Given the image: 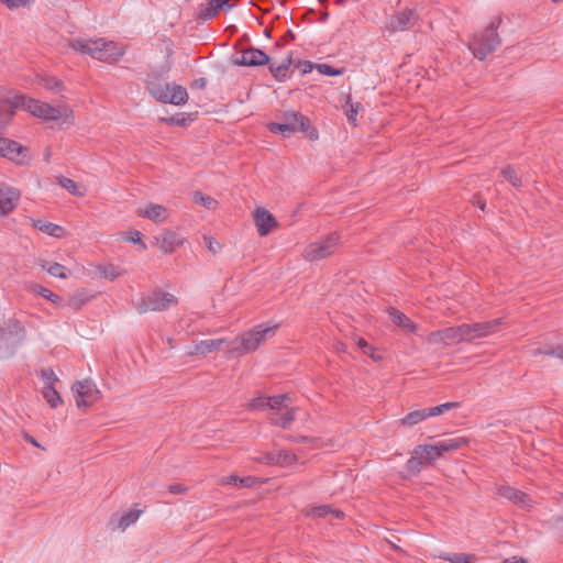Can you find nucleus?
Instances as JSON below:
<instances>
[{
  "label": "nucleus",
  "mask_w": 563,
  "mask_h": 563,
  "mask_svg": "<svg viewBox=\"0 0 563 563\" xmlns=\"http://www.w3.org/2000/svg\"><path fill=\"white\" fill-rule=\"evenodd\" d=\"M12 115L18 109H22L35 118L44 121H62L66 124L73 123V110L66 103L53 107L41 100L27 97L20 92H10Z\"/></svg>",
  "instance_id": "nucleus-1"
},
{
  "label": "nucleus",
  "mask_w": 563,
  "mask_h": 563,
  "mask_svg": "<svg viewBox=\"0 0 563 563\" xmlns=\"http://www.w3.org/2000/svg\"><path fill=\"white\" fill-rule=\"evenodd\" d=\"M67 45L75 52L89 55L91 58L107 64L118 63L125 54V46L103 37H74L67 40Z\"/></svg>",
  "instance_id": "nucleus-2"
},
{
  "label": "nucleus",
  "mask_w": 563,
  "mask_h": 563,
  "mask_svg": "<svg viewBox=\"0 0 563 563\" xmlns=\"http://www.w3.org/2000/svg\"><path fill=\"white\" fill-rule=\"evenodd\" d=\"M275 327H263L258 325L254 330L244 333L234 345L227 340L222 339H210L203 340L197 346V352H214L224 350L228 352L245 350L254 351L260 347L261 342L273 335Z\"/></svg>",
  "instance_id": "nucleus-3"
},
{
  "label": "nucleus",
  "mask_w": 563,
  "mask_h": 563,
  "mask_svg": "<svg viewBox=\"0 0 563 563\" xmlns=\"http://www.w3.org/2000/svg\"><path fill=\"white\" fill-rule=\"evenodd\" d=\"M499 43L500 40L496 27L494 23H490L487 29L474 36L470 48L476 58L483 60L488 54L496 49Z\"/></svg>",
  "instance_id": "nucleus-4"
},
{
  "label": "nucleus",
  "mask_w": 563,
  "mask_h": 563,
  "mask_svg": "<svg viewBox=\"0 0 563 563\" xmlns=\"http://www.w3.org/2000/svg\"><path fill=\"white\" fill-rule=\"evenodd\" d=\"M150 93L158 101L174 106H184L188 101V92L185 87L172 84L154 85Z\"/></svg>",
  "instance_id": "nucleus-5"
},
{
  "label": "nucleus",
  "mask_w": 563,
  "mask_h": 563,
  "mask_svg": "<svg viewBox=\"0 0 563 563\" xmlns=\"http://www.w3.org/2000/svg\"><path fill=\"white\" fill-rule=\"evenodd\" d=\"M70 389L78 409H87L101 398L100 389L91 379L76 380Z\"/></svg>",
  "instance_id": "nucleus-6"
},
{
  "label": "nucleus",
  "mask_w": 563,
  "mask_h": 563,
  "mask_svg": "<svg viewBox=\"0 0 563 563\" xmlns=\"http://www.w3.org/2000/svg\"><path fill=\"white\" fill-rule=\"evenodd\" d=\"M340 242L336 233H331L316 242L310 243L303 251L302 256L308 261L323 260L335 253Z\"/></svg>",
  "instance_id": "nucleus-7"
},
{
  "label": "nucleus",
  "mask_w": 563,
  "mask_h": 563,
  "mask_svg": "<svg viewBox=\"0 0 563 563\" xmlns=\"http://www.w3.org/2000/svg\"><path fill=\"white\" fill-rule=\"evenodd\" d=\"M506 324L505 318H497L490 321H482L476 323H463L464 340L472 342L478 339L487 338L499 332Z\"/></svg>",
  "instance_id": "nucleus-8"
},
{
  "label": "nucleus",
  "mask_w": 563,
  "mask_h": 563,
  "mask_svg": "<svg viewBox=\"0 0 563 563\" xmlns=\"http://www.w3.org/2000/svg\"><path fill=\"white\" fill-rule=\"evenodd\" d=\"M283 123H269V131L289 137L297 131H307L309 126L308 119L298 112L287 111L283 114Z\"/></svg>",
  "instance_id": "nucleus-9"
},
{
  "label": "nucleus",
  "mask_w": 563,
  "mask_h": 563,
  "mask_svg": "<svg viewBox=\"0 0 563 563\" xmlns=\"http://www.w3.org/2000/svg\"><path fill=\"white\" fill-rule=\"evenodd\" d=\"M177 303L176 297L166 291L155 290L142 298L137 305V311L145 313L148 311H162Z\"/></svg>",
  "instance_id": "nucleus-10"
},
{
  "label": "nucleus",
  "mask_w": 563,
  "mask_h": 563,
  "mask_svg": "<svg viewBox=\"0 0 563 563\" xmlns=\"http://www.w3.org/2000/svg\"><path fill=\"white\" fill-rule=\"evenodd\" d=\"M427 341L435 347H448L465 342L463 324L433 331L429 333Z\"/></svg>",
  "instance_id": "nucleus-11"
},
{
  "label": "nucleus",
  "mask_w": 563,
  "mask_h": 563,
  "mask_svg": "<svg viewBox=\"0 0 563 563\" xmlns=\"http://www.w3.org/2000/svg\"><path fill=\"white\" fill-rule=\"evenodd\" d=\"M0 156L11 159L18 164H25L30 161V152L27 147L4 137H0Z\"/></svg>",
  "instance_id": "nucleus-12"
},
{
  "label": "nucleus",
  "mask_w": 563,
  "mask_h": 563,
  "mask_svg": "<svg viewBox=\"0 0 563 563\" xmlns=\"http://www.w3.org/2000/svg\"><path fill=\"white\" fill-rule=\"evenodd\" d=\"M236 0H208L200 5L198 19L209 21L219 12H228L235 7Z\"/></svg>",
  "instance_id": "nucleus-13"
},
{
  "label": "nucleus",
  "mask_w": 563,
  "mask_h": 563,
  "mask_svg": "<svg viewBox=\"0 0 563 563\" xmlns=\"http://www.w3.org/2000/svg\"><path fill=\"white\" fill-rule=\"evenodd\" d=\"M136 214L140 218L151 220L155 223H163L168 220V209L159 203L146 202L136 209Z\"/></svg>",
  "instance_id": "nucleus-14"
},
{
  "label": "nucleus",
  "mask_w": 563,
  "mask_h": 563,
  "mask_svg": "<svg viewBox=\"0 0 563 563\" xmlns=\"http://www.w3.org/2000/svg\"><path fill=\"white\" fill-rule=\"evenodd\" d=\"M185 238L172 230L165 231L164 233L154 238V243L159 247L164 254H170L175 250L185 243Z\"/></svg>",
  "instance_id": "nucleus-15"
},
{
  "label": "nucleus",
  "mask_w": 563,
  "mask_h": 563,
  "mask_svg": "<svg viewBox=\"0 0 563 563\" xmlns=\"http://www.w3.org/2000/svg\"><path fill=\"white\" fill-rule=\"evenodd\" d=\"M388 316L395 327L399 329V331L406 335L418 334L420 331V327L417 322L411 320L404 312L398 309L390 308L388 309Z\"/></svg>",
  "instance_id": "nucleus-16"
},
{
  "label": "nucleus",
  "mask_w": 563,
  "mask_h": 563,
  "mask_svg": "<svg viewBox=\"0 0 563 563\" xmlns=\"http://www.w3.org/2000/svg\"><path fill=\"white\" fill-rule=\"evenodd\" d=\"M253 220L261 236L268 235L278 225L275 217L265 208H257L253 213Z\"/></svg>",
  "instance_id": "nucleus-17"
},
{
  "label": "nucleus",
  "mask_w": 563,
  "mask_h": 563,
  "mask_svg": "<svg viewBox=\"0 0 563 563\" xmlns=\"http://www.w3.org/2000/svg\"><path fill=\"white\" fill-rule=\"evenodd\" d=\"M268 60V56L263 51L253 47L242 49L235 58V63L242 66H262Z\"/></svg>",
  "instance_id": "nucleus-18"
},
{
  "label": "nucleus",
  "mask_w": 563,
  "mask_h": 563,
  "mask_svg": "<svg viewBox=\"0 0 563 563\" xmlns=\"http://www.w3.org/2000/svg\"><path fill=\"white\" fill-rule=\"evenodd\" d=\"M498 495L523 509H530L532 507V500L527 494L509 485L500 486L498 488Z\"/></svg>",
  "instance_id": "nucleus-19"
},
{
  "label": "nucleus",
  "mask_w": 563,
  "mask_h": 563,
  "mask_svg": "<svg viewBox=\"0 0 563 563\" xmlns=\"http://www.w3.org/2000/svg\"><path fill=\"white\" fill-rule=\"evenodd\" d=\"M20 199V194L16 189L1 184L0 185V214L11 212Z\"/></svg>",
  "instance_id": "nucleus-20"
},
{
  "label": "nucleus",
  "mask_w": 563,
  "mask_h": 563,
  "mask_svg": "<svg viewBox=\"0 0 563 563\" xmlns=\"http://www.w3.org/2000/svg\"><path fill=\"white\" fill-rule=\"evenodd\" d=\"M142 514V510L139 509H130L125 512H123L118 518H112L110 521V527L112 530H121L124 531L130 526L135 523L137 519L140 518Z\"/></svg>",
  "instance_id": "nucleus-21"
},
{
  "label": "nucleus",
  "mask_w": 563,
  "mask_h": 563,
  "mask_svg": "<svg viewBox=\"0 0 563 563\" xmlns=\"http://www.w3.org/2000/svg\"><path fill=\"white\" fill-rule=\"evenodd\" d=\"M416 16L412 10H404L398 12L390 19L389 27L393 31H404L413 24Z\"/></svg>",
  "instance_id": "nucleus-22"
},
{
  "label": "nucleus",
  "mask_w": 563,
  "mask_h": 563,
  "mask_svg": "<svg viewBox=\"0 0 563 563\" xmlns=\"http://www.w3.org/2000/svg\"><path fill=\"white\" fill-rule=\"evenodd\" d=\"M413 454L418 455L423 463H430L442 456L438 443L430 445H418L415 448Z\"/></svg>",
  "instance_id": "nucleus-23"
},
{
  "label": "nucleus",
  "mask_w": 563,
  "mask_h": 563,
  "mask_svg": "<svg viewBox=\"0 0 563 563\" xmlns=\"http://www.w3.org/2000/svg\"><path fill=\"white\" fill-rule=\"evenodd\" d=\"M34 228L40 230L41 232L46 233L49 236L62 239L66 235V231L58 224L45 221V220H35L33 221Z\"/></svg>",
  "instance_id": "nucleus-24"
},
{
  "label": "nucleus",
  "mask_w": 563,
  "mask_h": 563,
  "mask_svg": "<svg viewBox=\"0 0 563 563\" xmlns=\"http://www.w3.org/2000/svg\"><path fill=\"white\" fill-rule=\"evenodd\" d=\"M34 84L52 92H59L64 88L63 82L58 78L48 75H36Z\"/></svg>",
  "instance_id": "nucleus-25"
},
{
  "label": "nucleus",
  "mask_w": 563,
  "mask_h": 563,
  "mask_svg": "<svg viewBox=\"0 0 563 563\" xmlns=\"http://www.w3.org/2000/svg\"><path fill=\"white\" fill-rule=\"evenodd\" d=\"M297 461L296 454L289 451H278L277 453L267 456V462L277 464L279 466H290Z\"/></svg>",
  "instance_id": "nucleus-26"
},
{
  "label": "nucleus",
  "mask_w": 563,
  "mask_h": 563,
  "mask_svg": "<svg viewBox=\"0 0 563 563\" xmlns=\"http://www.w3.org/2000/svg\"><path fill=\"white\" fill-rule=\"evenodd\" d=\"M429 418L428 409H417L413 411H410L408 415H406L402 419L399 420V423L405 427H413L426 419Z\"/></svg>",
  "instance_id": "nucleus-27"
},
{
  "label": "nucleus",
  "mask_w": 563,
  "mask_h": 563,
  "mask_svg": "<svg viewBox=\"0 0 563 563\" xmlns=\"http://www.w3.org/2000/svg\"><path fill=\"white\" fill-rule=\"evenodd\" d=\"M41 394L52 409H57L64 400L55 387L43 386Z\"/></svg>",
  "instance_id": "nucleus-28"
},
{
  "label": "nucleus",
  "mask_w": 563,
  "mask_h": 563,
  "mask_svg": "<svg viewBox=\"0 0 563 563\" xmlns=\"http://www.w3.org/2000/svg\"><path fill=\"white\" fill-rule=\"evenodd\" d=\"M437 443L439 445L441 454L443 455V453L453 452V451H456L457 449L462 448L464 444H466V440L462 437H457V438L442 440Z\"/></svg>",
  "instance_id": "nucleus-29"
},
{
  "label": "nucleus",
  "mask_w": 563,
  "mask_h": 563,
  "mask_svg": "<svg viewBox=\"0 0 563 563\" xmlns=\"http://www.w3.org/2000/svg\"><path fill=\"white\" fill-rule=\"evenodd\" d=\"M12 119V108L10 102V92L0 99V128L5 126Z\"/></svg>",
  "instance_id": "nucleus-30"
},
{
  "label": "nucleus",
  "mask_w": 563,
  "mask_h": 563,
  "mask_svg": "<svg viewBox=\"0 0 563 563\" xmlns=\"http://www.w3.org/2000/svg\"><path fill=\"white\" fill-rule=\"evenodd\" d=\"M295 411H296V409L291 408V409H287L284 413L275 412L272 415L271 421L274 424L280 426L283 428H287L295 419Z\"/></svg>",
  "instance_id": "nucleus-31"
},
{
  "label": "nucleus",
  "mask_w": 563,
  "mask_h": 563,
  "mask_svg": "<svg viewBox=\"0 0 563 563\" xmlns=\"http://www.w3.org/2000/svg\"><path fill=\"white\" fill-rule=\"evenodd\" d=\"M58 184L66 189L68 192H70L74 196L82 197L86 194V189L84 186L75 183L74 180L66 178V177H59Z\"/></svg>",
  "instance_id": "nucleus-32"
},
{
  "label": "nucleus",
  "mask_w": 563,
  "mask_h": 563,
  "mask_svg": "<svg viewBox=\"0 0 563 563\" xmlns=\"http://www.w3.org/2000/svg\"><path fill=\"white\" fill-rule=\"evenodd\" d=\"M254 483V478L251 476L247 477H239L236 475H230L225 477H221L219 479L220 485H233L240 487H250Z\"/></svg>",
  "instance_id": "nucleus-33"
},
{
  "label": "nucleus",
  "mask_w": 563,
  "mask_h": 563,
  "mask_svg": "<svg viewBox=\"0 0 563 563\" xmlns=\"http://www.w3.org/2000/svg\"><path fill=\"white\" fill-rule=\"evenodd\" d=\"M308 516H312V517H327L329 515H332L334 516L335 518H342L343 517V512L340 511V510H336V509H332L330 506H318V507H312L308 512H307Z\"/></svg>",
  "instance_id": "nucleus-34"
},
{
  "label": "nucleus",
  "mask_w": 563,
  "mask_h": 563,
  "mask_svg": "<svg viewBox=\"0 0 563 563\" xmlns=\"http://www.w3.org/2000/svg\"><path fill=\"white\" fill-rule=\"evenodd\" d=\"M37 375L42 379L43 386L55 387L56 383L59 380L52 367L40 369Z\"/></svg>",
  "instance_id": "nucleus-35"
},
{
  "label": "nucleus",
  "mask_w": 563,
  "mask_h": 563,
  "mask_svg": "<svg viewBox=\"0 0 563 563\" xmlns=\"http://www.w3.org/2000/svg\"><path fill=\"white\" fill-rule=\"evenodd\" d=\"M32 290H33L35 294H37V295H40L41 297H43V298H45V299H47V300L52 301V302H53V303H55V305H58V306H59V305L62 303V298H60L58 295H56V294L52 292L49 289H47V288H45V287H43V286H41V285H34V286L32 287Z\"/></svg>",
  "instance_id": "nucleus-36"
},
{
  "label": "nucleus",
  "mask_w": 563,
  "mask_h": 563,
  "mask_svg": "<svg viewBox=\"0 0 563 563\" xmlns=\"http://www.w3.org/2000/svg\"><path fill=\"white\" fill-rule=\"evenodd\" d=\"M440 558L450 563H473L475 560L474 555L465 553H446Z\"/></svg>",
  "instance_id": "nucleus-37"
},
{
  "label": "nucleus",
  "mask_w": 563,
  "mask_h": 563,
  "mask_svg": "<svg viewBox=\"0 0 563 563\" xmlns=\"http://www.w3.org/2000/svg\"><path fill=\"white\" fill-rule=\"evenodd\" d=\"M362 109V106L360 102H352L351 98L347 97L346 104H345V114L347 117V120L352 124H356V117L360 110Z\"/></svg>",
  "instance_id": "nucleus-38"
},
{
  "label": "nucleus",
  "mask_w": 563,
  "mask_h": 563,
  "mask_svg": "<svg viewBox=\"0 0 563 563\" xmlns=\"http://www.w3.org/2000/svg\"><path fill=\"white\" fill-rule=\"evenodd\" d=\"M459 407H460L459 402L450 401V402H444L439 406L427 408V409H428V413H429V418H430V417L442 415L451 409H455Z\"/></svg>",
  "instance_id": "nucleus-39"
},
{
  "label": "nucleus",
  "mask_w": 563,
  "mask_h": 563,
  "mask_svg": "<svg viewBox=\"0 0 563 563\" xmlns=\"http://www.w3.org/2000/svg\"><path fill=\"white\" fill-rule=\"evenodd\" d=\"M192 199L195 202L203 206L205 208L209 209V210H213L216 209L218 202L210 196H206L199 191L195 192L192 195Z\"/></svg>",
  "instance_id": "nucleus-40"
},
{
  "label": "nucleus",
  "mask_w": 563,
  "mask_h": 563,
  "mask_svg": "<svg viewBox=\"0 0 563 563\" xmlns=\"http://www.w3.org/2000/svg\"><path fill=\"white\" fill-rule=\"evenodd\" d=\"M47 273L53 276L60 279H66L69 275V271L66 266L59 264V263H53L46 268Z\"/></svg>",
  "instance_id": "nucleus-41"
},
{
  "label": "nucleus",
  "mask_w": 563,
  "mask_h": 563,
  "mask_svg": "<svg viewBox=\"0 0 563 563\" xmlns=\"http://www.w3.org/2000/svg\"><path fill=\"white\" fill-rule=\"evenodd\" d=\"M422 464H423V462L418 455L410 457L407 461L406 466H405L406 475L412 476V475L418 474L420 472V466Z\"/></svg>",
  "instance_id": "nucleus-42"
},
{
  "label": "nucleus",
  "mask_w": 563,
  "mask_h": 563,
  "mask_svg": "<svg viewBox=\"0 0 563 563\" xmlns=\"http://www.w3.org/2000/svg\"><path fill=\"white\" fill-rule=\"evenodd\" d=\"M288 399H289V396L287 394L277 395V396L267 398L266 405L271 409L280 410L283 408L284 402Z\"/></svg>",
  "instance_id": "nucleus-43"
},
{
  "label": "nucleus",
  "mask_w": 563,
  "mask_h": 563,
  "mask_svg": "<svg viewBox=\"0 0 563 563\" xmlns=\"http://www.w3.org/2000/svg\"><path fill=\"white\" fill-rule=\"evenodd\" d=\"M0 2L10 10H16L30 7L33 0H0Z\"/></svg>",
  "instance_id": "nucleus-44"
},
{
  "label": "nucleus",
  "mask_w": 563,
  "mask_h": 563,
  "mask_svg": "<svg viewBox=\"0 0 563 563\" xmlns=\"http://www.w3.org/2000/svg\"><path fill=\"white\" fill-rule=\"evenodd\" d=\"M316 68L318 71L325 76H340L343 74L342 69L333 68L332 66L328 64H318L316 65Z\"/></svg>",
  "instance_id": "nucleus-45"
},
{
  "label": "nucleus",
  "mask_w": 563,
  "mask_h": 563,
  "mask_svg": "<svg viewBox=\"0 0 563 563\" xmlns=\"http://www.w3.org/2000/svg\"><path fill=\"white\" fill-rule=\"evenodd\" d=\"M89 300V298L85 295V294H78V295H75L73 296L69 301H68V306L75 310H78L80 309L87 301Z\"/></svg>",
  "instance_id": "nucleus-46"
},
{
  "label": "nucleus",
  "mask_w": 563,
  "mask_h": 563,
  "mask_svg": "<svg viewBox=\"0 0 563 563\" xmlns=\"http://www.w3.org/2000/svg\"><path fill=\"white\" fill-rule=\"evenodd\" d=\"M504 177L511 183L515 187L521 186V179L517 176L516 172L511 167H507L503 170Z\"/></svg>",
  "instance_id": "nucleus-47"
},
{
  "label": "nucleus",
  "mask_w": 563,
  "mask_h": 563,
  "mask_svg": "<svg viewBox=\"0 0 563 563\" xmlns=\"http://www.w3.org/2000/svg\"><path fill=\"white\" fill-rule=\"evenodd\" d=\"M128 242L139 244L141 246V250H146V244L142 241V233L140 231H131L129 232V235L125 238Z\"/></svg>",
  "instance_id": "nucleus-48"
},
{
  "label": "nucleus",
  "mask_w": 563,
  "mask_h": 563,
  "mask_svg": "<svg viewBox=\"0 0 563 563\" xmlns=\"http://www.w3.org/2000/svg\"><path fill=\"white\" fill-rule=\"evenodd\" d=\"M203 241H205L206 246L210 253L218 254L221 251V247H222L221 244L212 236L206 235V236H203Z\"/></svg>",
  "instance_id": "nucleus-49"
},
{
  "label": "nucleus",
  "mask_w": 563,
  "mask_h": 563,
  "mask_svg": "<svg viewBox=\"0 0 563 563\" xmlns=\"http://www.w3.org/2000/svg\"><path fill=\"white\" fill-rule=\"evenodd\" d=\"M100 272L103 277L109 279H115L121 275L120 269L113 265L104 266Z\"/></svg>",
  "instance_id": "nucleus-50"
},
{
  "label": "nucleus",
  "mask_w": 563,
  "mask_h": 563,
  "mask_svg": "<svg viewBox=\"0 0 563 563\" xmlns=\"http://www.w3.org/2000/svg\"><path fill=\"white\" fill-rule=\"evenodd\" d=\"M190 120L191 119L189 115L181 114V115L170 117V118L166 119L165 121L168 124L186 126Z\"/></svg>",
  "instance_id": "nucleus-51"
},
{
  "label": "nucleus",
  "mask_w": 563,
  "mask_h": 563,
  "mask_svg": "<svg viewBox=\"0 0 563 563\" xmlns=\"http://www.w3.org/2000/svg\"><path fill=\"white\" fill-rule=\"evenodd\" d=\"M288 66L287 65H280V66H271V71L273 73L274 77L277 79H282L287 74Z\"/></svg>",
  "instance_id": "nucleus-52"
},
{
  "label": "nucleus",
  "mask_w": 563,
  "mask_h": 563,
  "mask_svg": "<svg viewBox=\"0 0 563 563\" xmlns=\"http://www.w3.org/2000/svg\"><path fill=\"white\" fill-rule=\"evenodd\" d=\"M266 400H267V398H263V397L254 398L250 401L249 407L254 410L262 409L264 407H267Z\"/></svg>",
  "instance_id": "nucleus-53"
},
{
  "label": "nucleus",
  "mask_w": 563,
  "mask_h": 563,
  "mask_svg": "<svg viewBox=\"0 0 563 563\" xmlns=\"http://www.w3.org/2000/svg\"><path fill=\"white\" fill-rule=\"evenodd\" d=\"M168 490L170 494L179 495L185 494L187 492V487L183 484H172L168 486Z\"/></svg>",
  "instance_id": "nucleus-54"
},
{
  "label": "nucleus",
  "mask_w": 563,
  "mask_h": 563,
  "mask_svg": "<svg viewBox=\"0 0 563 563\" xmlns=\"http://www.w3.org/2000/svg\"><path fill=\"white\" fill-rule=\"evenodd\" d=\"M23 438L25 441H27L33 446L38 448L41 450H45V448L43 445H41L32 435L24 433Z\"/></svg>",
  "instance_id": "nucleus-55"
},
{
  "label": "nucleus",
  "mask_w": 563,
  "mask_h": 563,
  "mask_svg": "<svg viewBox=\"0 0 563 563\" xmlns=\"http://www.w3.org/2000/svg\"><path fill=\"white\" fill-rule=\"evenodd\" d=\"M206 86H207V80H206V78H202V77L196 79L192 82V87H195V88L203 89V88H206Z\"/></svg>",
  "instance_id": "nucleus-56"
},
{
  "label": "nucleus",
  "mask_w": 563,
  "mask_h": 563,
  "mask_svg": "<svg viewBox=\"0 0 563 563\" xmlns=\"http://www.w3.org/2000/svg\"><path fill=\"white\" fill-rule=\"evenodd\" d=\"M508 563H527V562H526V560H523L521 558L512 556V558L508 559Z\"/></svg>",
  "instance_id": "nucleus-57"
},
{
  "label": "nucleus",
  "mask_w": 563,
  "mask_h": 563,
  "mask_svg": "<svg viewBox=\"0 0 563 563\" xmlns=\"http://www.w3.org/2000/svg\"><path fill=\"white\" fill-rule=\"evenodd\" d=\"M308 135L311 140H316L318 137V133L316 130L310 131Z\"/></svg>",
  "instance_id": "nucleus-58"
},
{
  "label": "nucleus",
  "mask_w": 563,
  "mask_h": 563,
  "mask_svg": "<svg viewBox=\"0 0 563 563\" xmlns=\"http://www.w3.org/2000/svg\"><path fill=\"white\" fill-rule=\"evenodd\" d=\"M357 344H358V346H360L361 349H364V347H366V346H367L366 341H365V340H363V339H360Z\"/></svg>",
  "instance_id": "nucleus-59"
},
{
  "label": "nucleus",
  "mask_w": 563,
  "mask_h": 563,
  "mask_svg": "<svg viewBox=\"0 0 563 563\" xmlns=\"http://www.w3.org/2000/svg\"><path fill=\"white\" fill-rule=\"evenodd\" d=\"M371 355H372V357H373V360H374L375 362H378V361H380V360H382V354H375V353H372Z\"/></svg>",
  "instance_id": "nucleus-60"
}]
</instances>
